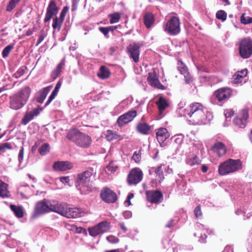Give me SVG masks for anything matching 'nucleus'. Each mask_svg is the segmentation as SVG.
<instances>
[{"label":"nucleus","instance_id":"28","mask_svg":"<svg viewBox=\"0 0 252 252\" xmlns=\"http://www.w3.org/2000/svg\"><path fill=\"white\" fill-rule=\"evenodd\" d=\"M110 74L109 70L105 66H101L97 73V76L102 79L108 78Z\"/></svg>","mask_w":252,"mask_h":252},{"label":"nucleus","instance_id":"5","mask_svg":"<svg viewBox=\"0 0 252 252\" xmlns=\"http://www.w3.org/2000/svg\"><path fill=\"white\" fill-rule=\"evenodd\" d=\"M242 168V163L239 159H228L219 166V173L220 175H225L233 173Z\"/></svg>","mask_w":252,"mask_h":252},{"label":"nucleus","instance_id":"2","mask_svg":"<svg viewBox=\"0 0 252 252\" xmlns=\"http://www.w3.org/2000/svg\"><path fill=\"white\" fill-rule=\"evenodd\" d=\"M184 116H189V121L194 125H202L206 124L205 112L206 109L202 105L198 102L191 103L188 108L185 109Z\"/></svg>","mask_w":252,"mask_h":252},{"label":"nucleus","instance_id":"16","mask_svg":"<svg viewBox=\"0 0 252 252\" xmlns=\"http://www.w3.org/2000/svg\"><path fill=\"white\" fill-rule=\"evenodd\" d=\"M136 115L137 112L135 110L129 111L118 118L117 123L119 126H122L132 121Z\"/></svg>","mask_w":252,"mask_h":252},{"label":"nucleus","instance_id":"63","mask_svg":"<svg viewBox=\"0 0 252 252\" xmlns=\"http://www.w3.org/2000/svg\"><path fill=\"white\" fill-rule=\"evenodd\" d=\"M163 169H164L165 171L167 172L168 174H170L172 172V169L171 168H169V166H165L164 167H163Z\"/></svg>","mask_w":252,"mask_h":252},{"label":"nucleus","instance_id":"31","mask_svg":"<svg viewBox=\"0 0 252 252\" xmlns=\"http://www.w3.org/2000/svg\"><path fill=\"white\" fill-rule=\"evenodd\" d=\"M138 131L143 134H147L150 129V126L146 123H139L137 126Z\"/></svg>","mask_w":252,"mask_h":252},{"label":"nucleus","instance_id":"3","mask_svg":"<svg viewBox=\"0 0 252 252\" xmlns=\"http://www.w3.org/2000/svg\"><path fill=\"white\" fill-rule=\"evenodd\" d=\"M91 171L87 170L78 174L76 186L82 194H87L92 192L94 189L93 181L91 180L93 175V168Z\"/></svg>","mask_w":252,"mask_h":252},{"label":"nucleus","instance_id":"64","mask_svg":"<svg viewBox=\"0 0 252 252\" xmlns=\"http://www.w3.org/2000/svg\"><path fill=\"white\" fill-rule=\"evenodd\" d=\"M85 230L82 227H76V232L78 233H81L84 232Z\"/></svg>","mask_w":252,"mask_h":252},{"label":"nucleus","instance_id":"22","mask_svg":"<svg viewBox=\"0 0 252 252\" xmlns=\"http://www.w3.org/2000/svg\"><path fill=\"white\" fill-rule=\"evenodd\" d=\"M158 141L161 144L170 136L169 133L165 128H159L156 132Z\"/></svg>","mask_w":252,"mask_h":252},{"label":"nucleus","instance_id":"55","mask_svg":"<svg viewBox=\"0 0 252 252\" xmlns=\"http://www.w3.org/2000/svg\"><path fill=\"white\" fill-rule=\"evenodd\" d=\"M99 31L105 36H106L107 34L108 33L109 29L107 27H100Z\"/></svg>","mask_w":252,"mask_h":252},{"label":"nucleus","instance_id":"42","mask_svg":"<svg viewBox=\"0 0 252 252\" xmlns=\"http://www.w3.org/2000/svg\"><path fill=\"white\" fill-rule=\"evenodd\" d=\"M227 14L223 10H219L216 13V17L222 21H224L226 19Z\"/></svg>","mask_w":252,"mask_h":252},{"label":"nucleus","instance_id":"21","mask_svg":"<svg viewBox=\"0 0 252 252\" xmlns=\"http://www.w3.org/2000/svg\"><path fill=\"white\" fill-rule=\"evenodd\" d=\"M139 48V46L136 43L130 45L127 48L130 54V57L132 58L133 61L135 63L139 61L140 52Z\"/></svg>","mask_w":252,"mask_h":252},{"label":"nucleus","instance_id":"59","mask_svg":"<svg viewBox=\"0 0 252 252\" xmlns=\"http://www.w3.org/2000/svg\"><path fill=\"white\" fill-rule=\"evenodd\" d=\"M172 139H174V142L178 144H180L182 142V139L179 137H176V136L172 137Z\"/></svg>","mask_w":252,"mask_h":252},{"label":"nucleus","instance_id":"34","mask_svg":"<svg viewBox=\"0 0 252 252\" xmlns=\"http://www.w3.org/2000/svg\"><path fill=\"white\" fill-rule=\"evenodd\" d=\"M63 21H62V19H59L57 17L53 18L52 27L54 30H57L59 32L61 30V28L62 26V23Z\"/></svg>","mask_w":252,"mask_h":252},{"label":"nucleus","instance_id":"33","mask_svg":"<svg viewBox=\"0 0 252 252\" xmlns=\"http://www.w3.org/2000/svg\"><path fill=\"white\" fill-rule=\"evenodd\" d=\"M120 136L118 135L115 131L108 130L106 131L105 137L109 141H111L115 139H119Z\"/></svg>","mask_w":252,"mask_h":252},{"label":"nucleus","instance_id":"61","mask_svg":"<svg viewBox=\"0 0 252 252\" xmlns=\"http://www.w3.org/2000/svg\"><path fill=\"white\" fill-rule=\"evenodd\" d=\"M119 225L120 226V227L121 228V229L123 230V231L124 232H126L127 231V228L125 226L124 223L121 222V223H120Z\"/></svg>","mask_w":252,"mask_h":252},{"label":"nucleus","instance_id":"54","mask_svg":"<svg viewBox=\"0 0 252 252\" xmlns=\"http://www.w3.org/2000/svg\"><path fill=\"white\" fill-rule=\"evenodd\" d=\"M5 149H11V147L9 144L5 143L1 145H0V151H3Z\"/></svg>","mask_w":252,"mask_h":252},{"label":"nucleus","instance_id":"46","mask_svg":"<svg viewBox=\"0 0 252 252\" xmlns=\"http://www.w3.org/2000/svg\"><path fill=\"white\" fill-rule=\"evenodd\" d=\"M234 114V112L231 109H227L224 112V115L226 119L231 118Z\"/></svg>","mask_w":252,"mask_h":252},{"label":"nucleus","instance_id":"52","mask_svg":"<svg viewBox=\"0 0 252 252\" xmlns=\"http://www.w3.org/2000/svg\"><path fill=\"white\" fill-rule=\"evenodd\" d=\"M46 36V34L44 33V32H42L40 33V35L38 37V39L37 41L36 45H38L39 44H40L43 40H44L45 37Z\"/></svg>","mask_w":252,"mask_h":252},{"label":"nucleus","instance_id":"12","mask_svg":"<svg viewBox=\"0 0 252 252\" xmlns=\"http://www.w3.org/2000/svg\"><path fill=\"white\" fill-rule=\"evenodd\" d=\"M248 118V110L247 109H244L239 112L237 116L234 119V124L240 128H244Z\"/></svg>","mask_w":252,"mask_h":252},{"label":"nucleus","instance_id":"11","mask_svg":"<svg viewBox=\"0 0 252 252\" xmlns=\"http://www.w3.org/2000/svg\"><path fill=\"white\" fill-rule=\"evenodd\" d=\"M59 7L57 5L56 2L54 0L50 1L47 7L45 16L44 19L45 23L49 22L52 18L56 16L59 11Z\"/></svg>","mask_w":252,"mask_h":252},{"label":"nucleus","instance_id":"56","mask_svg":"<svg viewBox=\"0 0 252 252\" xmlns=\"http://www.w3.org/2000/svg\"><path fill=\"white\" fill-rule=\"evenodd\" d=\"M123 216L126 219H128L132 216V213L129 211H126L123 213Z\"/></svg>","mask_w":252,"mask_h":252},{"label":"nucleus","instance_id":"53","mask_svg":"<svg viewBox=\"0 0 252 252\" xmlns=\"http://www.w3.org/2000/svg\"><path fill=\"white\" fill-rule=\"evenodd\" d=\"M65 65V59H63L62 60L61 62L59 63V64L57 65L56 68L58 69V70H59L62 72V69H63L64 66Z\"/></svg>","mask_w":252,"mask_h":252},{"label":"nucleus","instance_id":"40","mask_svg":"<svg viewBox=\"0 0 252 252\" xmlns=\"http://www.w3.org/2000/svg\"><path fill=\"white\" fill-rule=\"evenodd\" d=\"M243 78V77L241 76V74H240V73H238L237 72L233 75L232 78V83L235 84L241 83Z\"/></svg>","mask_w":252,"mask_h":252},{"label":"nucleus","instance_id":"4","mask_svg":"<svg viewBox=\"0 0 252 252\" xmlns=\"http://www.w3.org/2000/svg\"><path fill=\"white\" fill-rule=\"evenodd\" d=\"M31 94L29 87H25L9 98V107L11 109L18 110L27 103Z\"/></svg>","mask_w":252,"mask_h":252},{"label":"nucleus","instance_id":"14","mask_svg":"<svg viewBox=\"0 0 252 252\" xmlns=\"http://www.w3.org/2000/svg\"><path fill=\"white\" fill-rule=\"evenodd\" d=\"M143 173L141 169L136 168L132 169L128 174L127 181L129 184H137L142 179Z\"/></svg>","mask_w":252,"mask_h":252},{"label":"nucleus","instance_id":"13","mask_svg":"<svg viewBox=\"0 0 252 252\" xmlns=\"http://www.w3.org/2000/svg\"><path fill=\"white\" fill-rule=\"evenodd\" d=\"M41 111L42 108L39 106L31 110H30V108H28V110L21 120V124L24 125H27L30 121L32 120L35 117L37 116Z\"/></svg>","mask_w":252,"mask_h":252},{"label":"nucleus","instance_id":"35","mask_svg":"<svg viewBox=\"0 0 252 252\" xmlns=\"http://www.w3.org/2000/svg\"><path fill=\"white\" fill-rule=\"evenodd\" d=\"M50 151V146L48 143L43 144L39 149L38 152L41 156L46 155Z\"/></svg>","mask_w":252,"mask_h":252},{"label":"nucleus","instance_id":"47","mask_svg":"<svg viewBox=\"0 0 252 252\" xmlns=\"http://www.w3.org/2000/svg\"><path fill=\"white\" fill-rule=\"evenodd\" d=\"M24 150V148L21 147V148L19 151V154H18V160L19 162V166L20 165L21 163H22V162L23 160Z\"/></svg>","mask_w":252,"mask_h":252},{"label":"nucleus","instance_id":"45","mask_svg":"<svg viewBox=\"0 0 252 252\" xmlns=\"http://www.w3.org/2000/svg\"><path fill=\"white\" fill-rule=\"evenodd\" d=\"M61 72V71L58 70V69L56 68L51 74V78L53 80H55L60 74Z\"/></svg>","mask_w":252,"mask_h":252},{"label":"nucleus","instance_id":"30","mask_svg":"<svg viewBox=\"0 0 252 252\" xmlns=\"http://www.w3.org/2000/svg\"><path fill=\"white\" fill-rule=\"evenodd\" d=\"M163 167H164V165L161 164L155 169V173L156 174V180L158 181L159 183L164 179L163 173Z\"/></svg>","mask_w":252,"mask_h":252},{"label":"nucleus","instance_id":"25","mask_svg":"<svg viewBox=\"0 0 252 252\" xmlns=\"http://www.w3.org/2000/svg\"><path fill=\"white\" fill-rule=\"evenodd\" d=\"M213 150L216 153L219 157L223 156L226 152V148L224 145L218 142L215 144L213 148Z\"/></svg>","mask_w":252,"mask_h":252},{"label":"nucleus","instance_id":"15","mask_svg":"<svg viewBox=\"0 0 252 252\" xmlns=\"http://www.w3.org/2000/svg\"><path fill=\"white\" fill-rule=\"evenodd\" d=\"M100 196L104 201L108 203H113L117 199L116 194L108 188H104L101 190Z\"/></svg>","mask_w":252,"mask_h":252},{"label":"nucleus","instance_id":"7","mask_svg":"<svg viewBox=\"0 0 252 252\" xmlns=\"http://www.w3.org/2000/svg\"><path fill=\"white\" fill-rule=\"evenodd\" d=\"M164 31L170 35H175L181 31L180 22L179 18L172 16L168 20L163 27Z\"/></svg>","mask_w":252,"mask_h":252},{"label":"nucleus","instance_id":"37","mask_svg":"<svg viewBox=\"0 0 252 252\" xmlns=\"http://www.w3.org/2000/svg\"><path fill=\"white\" fill-rule=\"evenodd\" d=\"M117 169V166L114 164L113 163H110L105 168V171L106 173L109 175L114 173Z\"/></svg>","mask_w":252,"mask_h":252},{"label":"nucleus","instance_id":"50","mask_svg":"<svg viewBox=\"0 0 252 252\" xmlns=\"http://www.w3.org/2000/svg\"><path fill=\"white\" fill-rule=\"evenodd\" d=\"M194 213L196 218H199L202 216V212L200 206H198L195 208Z\"/></svg>","mask_w":252,"mask_h":252},{"label":"nucleus","instance_id":"60","mask_svg":"<svg viewBox=\"0 0 252 252\" xmlns=\"http://www.w3.org/2000/svg\"><path fill=\"white\" fill-rule=\"evenodd\" d=\"M235 213L237 215H239L240 214H241V213H244V214H246V211H245V209H238L236 211H235Z\"/></svg>","mask_w":252,"mask_h":252},{"label":"nucleus","instance_id":"18","mask_svg":"<svg viewBox=\"0 0 252 252\" xmlns=\"http://www.w3.org/2000/svg\"><path fill=\"white\" fill-rule=\"evenodd\" d=\"M146 195L147 200L153 203H158L162 199V194L158 191H147Z\"/></svg>","mask_w":252,"mask_h":252},{"label":"nucleus","instance_id":"43","mask_svg":"<svg viewBox=\"0 0 252 252\" xmlns=\"http://www.w3.org/2000/svg\"><path fill=\"white\" fill-rule=\"evenodd\" d=\"M7 90V88L5 86L0 88V102L4 101L7 98V95L3 93Z\"/></svg>","mask_w":252,"mask_h":252},{"label":"nucleus","instance_id":"24","mask_svg":"<svg viewBox=\"0 0 252 252\" xmlns=\"http://www.w3.org/2000/svg\"><path fill=\"white\" fill-rule=\"evenodd\" d=\"M155 18L154 15L151 13H146L144 16V23L147 28L152 27L155 23Z\"/></svg>","mask_w":252,"mask_h":252},{"label":"nucleus","instance_id":"8","mask_svg":"<svg viewBox=\"0 0 252 252\" xmlns=\"http://www.w3.org/2000/svg\"><path fill=\"white\" fill-rule=\"evenodd\" d=\"M239 51L242 58L250 57L252 55V40L248 37L242 39L239 42Z\"/></svg>","mask_w":252,"mask_h":252},{"label":"nucleus","instance_id":"41","mask_svg":"<svg viewBox=\"0 0 252 252\" xmlns=\"http://www.w3.org/2000/svg\"><path fill=\"white\" fill-rule=\"evenodd\" d=\"M200 160L196 156L192 158H189L187 160V164L190 166L198 165L200 164Z\"/></svg>","mask_w":252,"mask_h":252},{"label":"nucleus","instance_id":"19","mask_svg":"<svg viewBox=\"0 0 252 252\" xmlns=\"http://www.w3.org/2000/svg\"><path fill=\"white\" fill-rule=\"evenodd\" d=\"M72 163L66 161H57L55 162L53 165V168L55 170L57 171H64L71 169L73 168Z\"/></svg>","mask_w":252,"mask_h":252},{"label":"nucleus","instance_id":"39","mask_svg":"<svg viewBox=\"0 0 252 252\" xmlns=\"http://www.w3.org/2000/svg\"><path fill=\"white\" fill-rule=\"evenodd\" d=\"M14 46L12 44H9L6 46L2 52V55L3 58L7 57L11 51L13 49Z\"/></svg>","mask_w":252,"mask_h":252},{"label":"nucleus","instance_id":"9","mask_svg":"<svg viewBox=\"0 0 252 252\" xmlns=\"http://www.w3.org/2000/svg\"><path fill=\"white\" fill-rule=\"evenodd\" d=\"M232 89L229 88H221L214 92V96L219 102H224L232 96Z\"/></svg>","mask_w":252,"mask_h":252},{"label":"nucleus","instance_id":"26","mask_svg":"<svg viewBox=\"0 0 252 252\" xmlns=\"http://www.w3.org/2000/svg\"><path fill=\"white\" fill-rule=\"evenodd\" d=\"M8 185L3 182L0 181V197L2 198L8 197L10 192L8 189Z\"/></svg>","mask_w":252,"mask_h":252},{"label":"nucleus","instance_id":"6","mask_svg":"<svg viewBox=\"0 0 252 252\" xmlns=\"http://www.w3.org/2000/svg\"><path fill=\"white\" fill-rule=\"evenodd\" d=\"M67 137L74 141L78 146L87 148L89 147L92 142L90 136L81 133L75 129L70 130L67 135Z\"/></svg>","mask_w":252,"mask_h":252},{"label":"nucleus","instance_id":"51","mask_svg":"<svg viewBox=\"0 0 252 252\" xmlns=\"http://www.w3.org/2000/svg\"><path fill=\"white\" fill-rule=\"evenodd\" d=\"M59 180L63 183L67 184L69 186H70L69 183V181H70L69 176L61 177L59 178Z\"/></svg>","mask_w":252,"mask_h":252},{"label":"nucleus","instance_id":"38","mask_svg":"<svg viewBox=\"0 0 252 252\" xmlns=\"http://www.w3.org/2000/svg\"><path fill=\"white\" fill-rule=\"evenodd\" d=\"M109 16L110 17V23L111 24H114L118 22L121 18L120 14L118 12L110 14Z\"/></svg>","mask_w":252,"mask_h":252},{"label":"nucleus","instance_id":"48","mask_svg":"<svg viewBox=\"0 0 252 252\" xmlns=\"http://www.w3.org/2000/svg\"><path fill=\"white\" fill-rule=\"evenodd\" d=\"M106 239L108 242L111 243H116L119 241V239L117 237L112 235L108 236Z\"/></svg>","mask_w":252,"mask_h":252},{"label":"nucleus","instance_id":"17","mask_svg":"<svg viewBox=\"0 0 252 252\" xmlns=\"http://www.w3.org/2000/svg\"><path fill=\"white\" fill-rule=\"evenodd\" d=\"M147 81L152 87L161 90H164L165 87L159 81L156 73L155 72H150L148 74Z\"/></svg>","mask_w":252,"mask_h":252},{"label":"nucleus","instance_id":"32","mask_svg":"<svg viewBox=\"0 0 252 252\" xmlns=\"http://www.w3.org/2000/svg\"><path fill=\"white\" fill-rule=\"evenodd\" d=\"M10 208L18 218H22L23 216V210L22 207L10 205Z\"/></svg>","mask_w":252,"mask_h":252},{"label":"nucleus","instance_id":"23","mask_svg":"<svg viewBox=\"0 0 252 252\" xmlns=\"http://www.w3.org/2000/svg\"><path fill=\"white\" fill-rule=\"evenodd\" d=\"M52 88V86H49L43 88L42 90L38 92L37 96V101L39 103H42L43 102L47 94L50 91Z\"/></svg>","mask_w":252,"mask_h":252},{"label":"nucleus","instance_id":"20","mask_svg":"<svg viewBox=\"0 0 252 252\" xmlns=\"http://www.w3.org/2000/svg\"><path fill=\"white\" fill-rule=\"evenodd\" d=\"M177 68L180 73L184 75L186 82L187 84L189 83L192 81V78L188 71L186 65L180 61H179L177 63Z\"/></svg>","mask_w":252,"mask_h":252},{"label":"nucleus","instance_id":"27","mask_svg":"<svg viewBox=\"0 0 252 252\" xmlns=\"http://www.w3.org/2000/svg\"><path fill=\"white\" fill-rule=\"evenodd\" d=\"M156 104L158 107V109L160 114L168 106V104L167 101L163 97H159L158 100L156 102Z\"/></svg>","mask_w":252,"mask_h":252},{"label":"nucleus","instance_id":"58","mask_svg":"<svg viewBox=\"0 0 252 252\" xmlns=\"http://www.w3.org/2000/svg\"><path fill=\"white\" fill-rule=\"evenodd\" d=\"M238 73H240V74H241V76H242V77H245L247 74V69H243L241 70V71H238Z\"/></svg>","mask_w":252,"mask_h":252},{"label":"nucleus","instance_id":"36","mask_svg":"<svg viewBox=\"0 0 252 252\" xmlns=\"http://www.w3.org/2000/svg\"><path fill=\"white\" fill-rule=\"evenodd\" d=\"M20 1L21 0H10L6 6V10L8 12H11Z\"/></svg>","mask_w":252,"mask_h":252},{"label":"nucleus","instance_id":"62","mask_svg":"<svg viewBox=\"0 0 252 252\" xmlns=\"http://www.w3.org/2000/svg\"><path fill=\"white\" fill-rule=\"evenodd\" d=\"M174 220H171L170 221L168 222V223L166 224L165 226L167 228H170L173 225Z\"/></svg>","mask_w":252,"mask_h":252},{"label":"nucleus","instance_id":"10","mask_svg":"<svg viewBox=\"0 0 252 252\" xmlns=\"http://www.w3.org/2000/svg\"><path fill=\"white\" fill-rule=\"evenodd\" d=\"M110 229V225L106 221H102L95 226L88 229L91 236L95 237L100 234L108 231Z\"/></svg>","mask_w":252,"mask_h":252},{"label":"nucleus","instance_id":"1","mask_svg":"<svg viewBox=\"0 0 252 252\" xmlns=\"http://www.w3.org/2000/svg\"><path fill=\"white\" fill-rule=\"evenodd\" d=\"M49 212H54L67 218H77L81 216V212L76 208H71L65 204L56 203L44 199L37 202L34 213L39 215Z\"/></svg>","mask_w":252,"mask_h":252},{"label":"nucleus","instance_id":"57","mask_svg":"<svg viewBox=\"0 0 252 252\" xmlns=\"http://www.w3.org/2000/svg\"><path fill=\"white\" fill-rule=\"evenodd\" d=\"M140 158H141L139 154H136V152L134 153V154H133V155L132 156V159L136 162H138L140 161Z\"/></svg>","mask_w":252,"mask_h":252},{"label":"nucleus","instance_id":"49","mask_svg":"<svg viewBox=\"0 0 252 252\" xmlns=\"http://www.w3.org/2000/svg\"><path fill=\"white\" fill-rule=\"evenodd\" d=\"M68 10V8L67 6L63 7V9L62 10L60 16V19H62V21H63L65 14Z\"/></svg>","mask_w":252,"mask_h":252},{"label":"nucleus","instance_id":"44","mask_svg":"<svg viewBox=\"0 0 252 252\" xmlns=\"http://www.w3.org/2000/svg\"><path fill=\"white\" fill-rule=\"evenodd\" d=\"M241 23L244 24H248L252 23V18L249 17H245L243 14L241 17Z\"/></svg>","mask_w":252,"mask_h":252},{"label":"nucleus","instance_id":"29","mask_svg":"<svg viewBox=\"0 0 252 252\" xmlns=\"http://www.w3.org/2000/svg\"><path fill=\"white\" fill-rule=\"evenodd\" d=\"M62 85V83L60 81H59L52 92V94L50 95L48 101L46 103V106H47L49 105L51 102L55 98V97L57 96V94H58V92L59 91V89H60Z\"/></svg>","mask_w":252,"mask_h":252}]
</instances>
